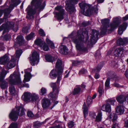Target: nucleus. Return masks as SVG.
<instances>
[{"label": "nucleus", "instance_id": "42", "mask_svg": "<svg viewBox=\"0 0 128 128\" xmlns=\"http://www.w3.org/2000/svg\"><path fill=\"white\" fill-rule=\"evenodd\" d=\"M92 102V100L90 96H88L86 100V103L89 106L91 104Z\"/></svg>", "mask_w": 128, "mask_h": 128}, {"label": "nucleus", "instance_id": "57", "mask_svg": "<svg viewBox=\"0 0 128 128\" xmlns=\"http://www.w3.org/2000/svg\"><path fill=\"white\" fill-rule=\"evenodd\" d=\"M90 24V22H84L82 23V25L84 26H86Z\"/></svg>", "mask_w": 128, "mask_h": 128}, {"label": "nucleus", "instance_id": "52", "mask_svg": "<svg viewBox=\"0 0 128 128\" xmlns=\"http://www.w3.org/2000/svg\"><path fill=\"white\" fill-rule=\"evenodd\" d=\"M89 116L92 118H94L96 114L95 112H90Z\"/></svg>", "mask_w": 128, "mask_h": 128}, {"label": "nucleus", "instance_id": "45", "mask_svg": "<svg viewBox=\"0 0 128 128\" xmlns=\"http://www.w3.org/2000/svg\"><path fill=\"white\" fill-rule=\"evenodd\" d=\"M41 125L40 123L38 122H36L34 123V128H38L40 127Z\"/></svg>", "mask_w": 128, "mask_h": 128}, {"label": "nucleus", "instance_id": "2", "mask_svg": "<svg viewBox=\"0 0 128 128\" xmlns=\"http://www.w3.org/2000/svg\"><path fill=\"white\" fill-rule=\"evenodd\" d=\"M79 5L84 14L86 16H90L94 12L97 13L98 11V6L96 5L92 8L91 6L82 2L79 4Z\"/></svg>", "mask_w": 128, "mask_h": 128}, {"label": "nucleus", "instance_id": "10", "mask_svg": "<svg viewBox=\"0 0 128 128\" xmlns=\"http://www.w3.org/2000/svg\"><path fill=\"white\" fill-rule=\"evenodd\" d=\"M20 107H17L16 110H13L10 113L9 117L13 121L16 120L18 118L20 111Z\"/></svg>", "mask_w": 128, "mask_h": 128}, {"label": "nucleus", "instance_id": "26", "mask_svg": "<svg viewBox=\"0 0 128 128\" xmlns=\"http://www.w3.org/2000/svg\"><path fill=\"white\" fill-rule=\"evenodd\" d=\"M17 42L21 46L24 44V41L23 37L22 36H18L16 38Z\"/></svg>", "mask_w": 128, "mask_h": 128}, {"label": "nucleus", "instance_id": "15", "mask_svg": "<svg viewBox=\"0 0 128 128\" xmlns=\"http://www.w3.org/2000/svg\"><path fill=\"white\" fill-rule=\"evenodd\" d=\"M119 19L118 18H114L113 19V22L110 25V30L112 31L118 26V24Z\"/></svg>", "mask_w": 128, "mask_h": 128}, {"label": "nucleus", "instance_id": "17", "mask_svg": "<svg viewBox=\"0 0 128 128\" xmlns=\"http://www.w3.org/2000/svg\"><path fill=\"white\" fill-rule=\"evenodd\" d=\"M65 7L66 10L70 12V14H72L76 11L75 7L73 5L70 4H67Z\"/></svg>", "mask_w": 128, "mask_h": 128}, {"label": "nucleus", "instance_id": "28", "mask_svg": "<svg viewBox=\"0 0 128 128\" xmlns=\"http://www.w3.org/2000/svg\"><path fill=\"white\" fill-rule=\"evenodd\" d=\"M60 72V70H56V68L55 70H52L50 74V76L51 78L56 77L57 75V74L60 75V74H59L58 73V72Z\"/></svg>", "mask_w": 128, "mask_h": 128}, {"label": "nucleus", "instance_id": "6", "mask_svg": "<svg viewBox=\"0 0 128 128\" xmlns=\"http://www.w3.org/2000/svg\"><path fill=\"white\" fill-rule=\"evenodd\" d=\"M41 0H32V4H33L34 6V8L32 10V14H35L36 11H39L44 9V6Z\"/></svg>", "mask_w": 128, "mask_h": 128}, {"label": "nucleus", "instance_id": "60", "mask_svg": "<svg viewBox=\"0 0 128 128\" xmlns=\"http://www.w3.org/2000/svg\"><path fill=\"white\" fill-rule=\"evenodd\" d=\"M115 101L116 100H111L109 99L108 100V102L110 103V104H114Z\"/></svg>", "mask_w": 128, "mask_h": 128}, {"label": "nucleus", "instance_id": "63", "mask_svg": "<svg viewBox=\"0 0 128 128\" xmlns=\"http://www.w3.org/2000/svg\"><path fill=\"white\" fill-rule=\"evenodd\" d=\"M123 20L125 21L128 20V14L126 15L123 18Z\"/></svg>", "mask_w": 128, "mask_h": 128}, {"label": "nucleus", "instance_id": "40", "mask_svg": "<svg viewBox=\"0 0 128 128\" xmlns=\"http://www.w3.org/2000/svg\"><path fill=\"white\" fill-rule=\"evenodd\" d=\"M22 52V50H16V58H18Z\"/></svg>", "mask_w": 128, "mask_h": 128}, {"label": "nucleus", "instance_id": "22", "mask_svg": "<svg viewBox=\"0 0 128 128\" xmlns=\"http://www.w3.org/2000/svg\"><path fill=\"white\" fill-rule=\"evenodd\" d=\"M15 60L13 56L12 57L11 60L8 63L7 65V67L9 69L14 67L15 65Z\"/></svg>", "mask_w": 128, "mask_h": 128}, {"label": "nucleus", "instance_id": "62", "mask_svg": "<svg viewBox=\"0 0 128 128\" xmlns=\"http://www.w3.org/2000/svg\"><path fill=\"white\" fill-rule=\"evenodd\" d=\"M117 118V116L116 114H114L112 119V121L114 124V122L116 121Z\"/></svg>", "mask_w": 128, "mask_h": 128}, {"label": "nucleus", "instance_id": "48", "mask_svg": "<svg viewBox=\"0 0 128 128\" xmlns=\"http://www.w3.org/2000/svg\"><path fill=\"white\" fill-rule=\"evenodd\" d=\"M18 107H20V109H21V112L20 114V116H22L23 115H24V111L25 110V109L23 108L21 106H19Z\"/></svg>", "mask_w": 128, "mask_h": 128}, {"label": "nucleus", "instance_id": "25", "mask_svg": "<svg viewBox=\"0 0 128 128\" xmlns=\"http://www.w3.org/2000/svg\"><path fill=\"white\" fill-rule=\"evenodd\" d=\"M102 110L103 111L110 112H111V108L109 104H106L104 105L102 107Z\"/></svg>", "mask_w": 128, "mask_h": 128}, {"label": "nucleus", "instance_id": "51", "mask_svg": "<svg viewBox=\"0 0 128 128\" xmlns=\"http://www.w3.org/2000/svg\"><path fill=\"white\" fill-rule=\"evenodd\" d=\"M39 33L40 35L42 36H45V34L43 30L41 29H40L39 30Z\"/></svg>", "mask_w": 128, "mask_h": 128}, {"label": "nucleus", "instance_id": "59", "mask_svg": "<svg viewBox=\"0 0 128 128\" xmlns=\"http://www.w3.org/2000/svg\"><path fill=\"white\" fill-rule=\"evenodd\" d=\"M32 38V33L30 34L29 35L26 37V39L28 40H29L31 39Z\"/></svg>", "mask_w": 128, "mask_h": 128}, {"label": "nucleus", "instance_id": "30", "mask_svg": "<svg viewBox=\"0 0 128 128\" xmlns=\"http://www.w3.org/2000/svg\"><path fill=\"white\" fill-rule=\"evenodd\" d=\"M9 90L10 94L12 95H14L16 94V89L12 85H11L9 88Z\"/></svg>", "mask_w": 128, "mask_h": 128}, {"label": "nucleus", "instance_id": "1", "mask_svg": "<svg viewBox=\"0 0 128 128\" xmlns=\"http://www.w3.org/2000/svg\"><path fill=\"white\" fill-rule=\"evenodd\" d=\"M86 36V41L88 39L89 37L88 36V32H84L82 30L80 29L78 31L76 35L72 38V40L76 44V46L77 50H80L86 51L87 49L84 47V43L85 35Z\"/></svg>", "mask_w": 128, "mask_h": 128}, {"label": "nucleus", "instance_id": "47", "mask_svg": "<svg viewBox=\"0 0 128 128\" xmlns=\"http://www.w3.org/2000/svg\"><path fill=\"white\" fill-rule=\"evenodd\" d=\"M78 2V0H70V3L69 4L73 5L76 4Z\"/></svg>", "mask_w": 128, "mask_h": 128}, {"label": "nucleus", "instance_id": "16", "mask_svg": "<svg viewBox=\"0 0 128 128\" xmlns=\"http://www.w3.org/2000/svg\"><path fill=\"white\" fill-rule=\"evenodd\" d=\"M62 64V61L60 60H58L56 63V70H60V72L59 71L58 72V73L59 74H61L63 72V69L61 66Z\"/></svg>", "mask_w": 128, "mask_h": 128}, {"label": "nucleus", "instance_id": "19", "mask_svg": "<svg viewBox=\"0 0 128 128\" xmlns=\"http://www.w3.org/2000/svg\"><path fill=\"white\" fill-rule=\"evenodd\" d=\"M128 25L127 23L124 22L120 26L118 31V34L120 35L122 34L124 31L126 29Z\"/></svg>", "mask_w": 128, "mask_h": 128}, {"label": "nucleus", "instance_id": "24", "mask_svg": "<svg viewBox=\"0 0 128 128\" xmlns=\"http://www.w3.org/2000/svg\"><path fill=\"white\" fill-rule=\"evenodd\" d=\"M126 97L123 95H120L117 96L116 97V100L120 104H122L126 101Z\"/></svg>", "mask_w": 128, "mask_h": 128}, {"label": "nucleus", "instance_id": "33", "mask_svg": "<svg viewBox=\"0 0 128 128\" xmlns=\"http://www.w3.org/2000/svg\"><path fill=\"white\" fill-rule=\"evenodd\" d=\"M46 60L47 62H52L54 61V58L50 55L46 54L45 56Z\"/></svg>", "mask_w": 128, "mask_h": 128}, {"label": "nucleus", "instance_id": "8", "mask_svg": "<svg viewBox=\"0 0 128 128\" xmlns=\"http://www.w3.org/2000/svg\"><path fill=\"white\" fill-rule=\"evenodd\" d=\"M7 73V71L3 69L0 74V86L1 88L5 89L8 86V83L3 80Z\"/></svg>", "mask_w": 128, "mask_h": 128}, {"label": "nucleus", "instance_id": "13", "mask_svg": "<svg viewBox=\"0 0 128 128\" xmlns=\"http://www.w3.org/2000/svg\"><path fill=\"white\" fill-rule=\"evenodd\" d=\"M32 96V94L30 93L25 92L24 93L22 96V99L24 102H29L30 101Z\"/></svg>", "mask_w": 128, "mask_h": 128}, {"label": "nucleus", "instance_id": "34", "mask_svg": "<svg viewBox=\"0 0 128 128\" xmlns=\"http://www.w3.org/2000/svg\"><path fill=\"white\" fill-rule=\"evenodd\" d=\"M82 108L83 109V113L84 116V118H85L86 116L88 114V108L86 106L85 102H84Z\"/></svg>", "mask_w": 128, "mask_h": 128}, {"label": "nucleus", "instance_id": "64", "mask_svg": "<svg viewBox=\"0 0 128 128\" xmlns=\"http://www.w3.org/2000/svg\"><path fill=\"white\" fill-rule=\"evenodd\" d=\"M49 128H63L62 126L58 125L56 126H53L50 127Z\"/></svg>", "mask_w": 128, "mask_h": 128}, {"label": "nucleus", "instance_id": "36", "mask_svg": "<svg viewBox=\"0 0 128 128\" xmlns=\"http://www.w3.org/2000/svg\"><path fill=\"white\" fill-rule=\"evenodd\" d=\"M47 93L46 89L44 87H42L40 90V94L41 96L44 95L46 94Z\"/></svg>", "mask_w": 128, "mask_h": 128}, {"label": "nucleus", "instance_id": "18", "mask_svg": "<svg viewBox=\"0 0 128 128\" xmlns=\"http://www.w3.org/2000/svg\"><path fill=\"white\" fill-rule=\"evenodd\" d=\"M118 44L120 46H123L128 43V39L127 38H119L117 40Z\"/></svg>", "mask_w": 128, "mask_h": 128}, {"label": "nucleus", "instance_id": "23", "mask_svg": "<svg viewBox=\"0 0 128 128\" xmlns=\"http://www.w3.org/2000/svg\"><path fill=\"white\" fill-rule=\"evenodd\" d=\"M50 86L52 88L53 92L54 93L56 97H57L59 91L58 88L56 87V83H52L50 84Z\"/></svg>", "mask_w": 128, "mask_h": 128}, {"label": "nucleus", "instance_id": "3", "mask_svg": "<svg viewBox=\"0 0 128 128\" xmlns=\"http://www.w3.org/2000/svg\"><path fill=\"white\" fill-rule=\"evenodd\" d=\"M9 82L11 84H18L21 87H29V86L28 84H22V82L20 78V74L18 72H14L12 74L10 75Z\"/></svg>", "mask_w": 128, "mask_h": 128}, {"label": "nucleus", "instance_id": "21", "mask_svg": "<svg viewBox=\"0 0 128 128\" xmlns=\"http://www.w3.org/2000/svg\"><path fill=\"white\" fill-rule=\"evenodd\" d=\"M59 50L60 53L63 54H67L69 52L67 47L64 45L60 46L59 48Z\"/></svg>", "mask_w": 128, "mask_h": 128}, {"label": "nucleus", "instance_id": "29", "mask_svg": "<svg viewBox=\"0 0 128 128\" xmlns=\"http://www.w3.org/2000/svg\"><path fill=\"white\" fill-rule=\"evenodd\" d=\"M9 60V59L8 56L5 55L1 58H0V64H4Z\"/></svg>", "mask_w": 128, "mask_h": 128}, {"label": "nucleus", "instance_id": "49", "mask_svg": "<svg viewBox=\"0 0 128 128\" xmlns=\"http://www.w3.org/2000/svg\"><path fill=\"white\" fill-rule=\"evenodd\" d=\"M102 66H100L96 67L95 69L93 70V71L94 72H95L96 73L98 72L100 70L101 68L102 67Z\"/></svg>", "mask_w": 128, "mask_h": 128}, {"label": "nucleus", "instance_id": "5", "mask_svg": "<svg viewBox=\"0 0 128 128\" xmlns=\"http://www.w3.org/2000/svg\"><path fill=\"white\" fill-rule=\"evenodd\" d=\"M2 29H4L3 32L2 34H4L5 32H8V30L12 29L15 32H16L18 29L17 26L14 27V23L13 22H7L3 24L2 26Z\"/></svg>", "mask_w": 128, "mask_h": 128}, {"label": "nucleus", "instance_id": "56", "mask_svg": "<svg viewBox=\"0 0 128 128\" xmlns=\"http://www.w3.org/2000/svg\"><path fill=\"white\" fill-rule=\"evenodd\" d=\"M110 79H107L106 80L105 83V86L106 87H108L109 86L110 84Z\"/></svg>", "mask_w": 128, "mask_h": 128}, {"label": "nucleus", "instance_id": "44", "mask_svg": "<svg viewBox=\"0 0 128 128\" xmlns=\"http://www.w3.org/2000/svg\"><path fill=\"white\" fill-rule=\"evenodd\" d=\"M43 49L45 51H48L49 49V47L44 42L42 44Z\"/></svg>", "mask_w": 128, "mask_h": 128}, {"label": "nucleus", "instance_id": "41", "mask_svg": "<svg viewBox=\"0 0 128 128\" xmlns=\"http://www.w3.org/2000/svg\"><path fill=\"white\" fill-rule=\"evenodd\" d=\"M39 97L38 95L35 93L32 94V101H36L38 100Z\"/></svg>", "mask_w": 128, "mask_h": 128}, {"label": "nucleus", "instance_id": "35", "mask_svg": "<svg viewBox=\"0 0 128 128\" xmlns=\"http://www.w3.org/2000/svg\"><path fill=\"white\" fill-rule=\"evenodd\" d=\"M34 43L36 45L39 46L40 47H42L43 42L41 39L38 38L35 41Z\"/></svg>", "mask_w": 128, "mask_h": 128}, {"label": "nucleus", "instance_id": "12", "mask_svg": "<svg viewBox=\"0 0 128 128\" xmlns=\"http://www.w3.org/2000/svg\"><path fill=\"white\" fill-rule=\"evenodd\" d=\"M98 32L96 30H91L90 40L91 42H96V40H97L98 39Z\"/></svg>", "mask_w": 128, "mask_h": 128}, {"label": "nucleus", "instance_id": "4", "mask_svg": "<svg viewBox=\"0 0 128 128\" xmlns=\"http://www.w3.org/2000/svg\"><path fill=\"white\" fill-rule=\"evenodd\" d=\"M11 1L12 3L10 5L9 8L4 10H0V17L2 16L4 12V20L8 18V15L10 13L11 10L21 2L20 0H12Z\"/></svg>", "mask_w": 128, "mask_h": 128}, {"label": "nucleus", "instance_id": "27", "mask_svg": "<svg viewBox=\"0 0 128 128\" xmlns=\"http://www.w3.org/2000/svg\"><path fill=\"white\" fill-rule=\"evenodd\" d=\"M26 10L28 14L26 17L29 19H30L32 17V6H28Z\"/></svg>", "mask_w": 128, "mask_h": 128}, {"label": "nucleus", "instance_id": "37", "mask_svg": "<svg viewBox=\"0 0 128 128\" xmlns=\"http://www.w3.org/2000/svg\"><path fill=\"white\" fill-rule=\"evenodd\" d=\"M102 114L99 113L96 117L95 121L96 122H99L101 120L102 118Z\"/></svg>", "mask_w": 128, "mask_h": 128}, {"label": "nucleus", "instance_id": "39", "mask_svg": "<svg viewBox=\"0 0 128 128\" xmlns=\"http://www.w3.org/2000/svg\"><path fill=\"white\" fill-rule=\"evenodd\" d=\"M80 88L78 87L74 88L72 92L73 95H75L79 93L80 91Z\"/></svg>", "mask_w": 128, "mask_h": 128}, {"label": "nucleus", "instance_id": "55", "mask_svg": "<svg viewBox=\"0 0 128 128\" xmlns=\"http://www.w3.org/2000/svg\"><path fill=\"white\" fill-rule=\"evenodd\" d=\"M87 72V71L86 70L84 69H82L80 71L79 74H83Z\"/></svg>", "mask_w": 128, "mask_h": 128}, {"label": "nucleus", "instance_id": "20", "mask_svg": "<svg viewBox=\"0 0 128 128\" xmlns=\"http://www.w3.org/2000/svg\"><path fill=\"white\" fill-rule=\"evenodd\" d=\"M124 49L122 48H116L114 51V55L117 57L121 56L123 53Z\"/></svg>", "mask_w": 128, "mask_h": 128}, {"label": "nucleus", "instance_id": "54", "mask_svg": "<svg viewBox=\"0 0 128 128\" xmlns=\"http://www.w3.org/2000/svg\"><path fill=\"white\" fill-rule=\"evenodd\" d=\"M32 112L31 110H28L27 113L28 116L29 118H32Z\"/></svg>", "mask_w": 128, "mask_h": 128}, {"label": "nucleus", "instance_id": "7", "mask_svg": "<svg viewBox=\"0 0 128 128\" xmlns=\"http://www.w3.org/2000/svg\"><path fill=\"white\" fill-rule=\"evenodd\" d=\"M56 10L58 11L55 13V17L58 20H61L64 18V16L65 13V11L63 9V6H57L55 8Z\"/></svg>", "mask_w": 128, "mask_h": 128}, {"label": "nucleus", "instance_id": "53", "mask_svg": "<svg viewBox=\"0 0 128 128\" xmlns=\"http://www.w3.org/2000/svg\"><path fill=\"white\" fill-rule=\"evenodd\" d=\"M102 87L99 86L98 89V92L99 93V96H100L102 92Z\"/></svg>", "mask_w": 128, "mask_h": 128}, {"label": "nucleus", "instance_id": "11", "mask_svg": "<svg viewBox=\"0 0 128 128\" xmlns=\"http://www.w3.org/2000/svg\"><path fill=\"white\" fill-rule=\"evenodd\" d=\"M42 106L44 108H48L51 105L50 100L46 98H43L41 101Z\"/></svg>", "mask_w": 128, "mask_h": 128}, {"label": "nucleus", "instance_id": "61", "mask_svg": "<svg viewBox=\"0 0 128 128\" xmlns=\"http://www.w3.org/2000/svg\"><path fill=\"white\" fill-rule=\"evenodd\" d=\"M4 38L7 40L11 38V36L9 34H7L5 36Z\"/></svg>", "mask_w": 128, "mask_h": 128}, {"label": "nucleus", "instance_id": "9", "mask_svg": "<svg viewBox=\"0 0 128 128\" xmlns=\"http://www.w3.org/2000/svg\"><path fill=\"white\" fill-rule=\"evenodd\" d=\"M101 23L103 26L101 27V31L100 33L101 34H104L106 32L107 30H110V29H107V28L109 27L108 25L109 22V20L108 19H105L101 20Z\"/></svg>", "mask_w": 128, "mask_h": 128}, {"label": "nucleus", "instance_id": "14", "mask_svg": "<svg viewBox=\"0 0 128 128\" xmlns=\"http://www.w3.org/2000/svg\"><path fill=\"white\" fill-rule=\"evenodd\" d=\"M39 61V55L36 52H34L32 54V64L33 65L37 64Z\"/></svg>", "mask_w": 128, "mask_h": 128}, {"label": "nucleus", "instance_id": "38", "mask_svg": "<svg viewBox=\"0 0 128 128\" xmlns=\"http://www.w3.org/2000/svg\"><path fill=\"white\" fill-rule=\"evenodd\" d=\"M46 42L52 48L54 47V44L48 38L46 39Z\"/></svg>", "mask_w": 128, "mask_h": 128}, {"label": "nucleus", "instance_id": "58", "mask_svg": "<svg viewBox=\"0 0 128 128\" xmlns=\"http://www.w3.org/2000/svg\"><path fill=\"white\" fill-rule=\"evenodd\" d=\"M80 63V62L78 61H75L73 62V65L74 66H76L79 64Z\"/></svg>", "mask_w": 128, "mask_h": 128}, {"label": "nucleus", "instance_id": "50", "mask_svg": "<svg viewBox=\"0 0 128 128\" xmlns=\"http://www.w3.org/2000/svg\"><path fill=\"white\" fill-rule=\"evenodd\" d=\"M48 96L49 97L52 98H56V96L53 94V92H51L48 95Z\"/></svg>", "mask_w": 128, "mask_h": 128}, {"label": "nucleus", "instance_id": "43", "mask_svg": "<svg viewBox=\"0 0 128 128\" xmlns=\"http://www.w3.org/2000/svg\"><path fill=\"white\" fill-rule=\"evenodd\" d=\"M8 128H18L17 124L16 123L12 122L10 124Z\"/></svg>", "mask_w": 128, "mask_h": 128}, {"label": "nucleus", "instance_id": "32", "mask_svg": "<svg viewBox=\"0 0 128 128\" xmlns=\"http://www.w3.org/2000/svg\"><path fill=\"white\" fill-rule=\"evenodd\" d=\"M116 111L120 114H122L124 111V107L123 106H119L116 108Z\"/></svg>", "mask_w": 128, "mask_h": 128}, {"label": "nucleus", "instance_id": "31", "mask_svg": "<svg viewBox=\"0 0 128 128\" xmlns=\"http://www.w3.org/2000/svg\"><path fill=\"white\" fill-rule=\"evenodd\" d=\"M31 78V76L30 73L28 72L26 73L24 75V79L23 80V82L24 83L26 82L29 81Z\"/></svg>", "mask_w": 128, "mask_h": 128}, {"label": "nucleus", "instance_id": "46", "mask_svg": "<svg viewBox=\"0 0 128 128\" xmlns=\"http://www.w3.org/2000/svg\"><path fill=\"white\" fill-rule=\"evenodd\" d=\"M74 125V122L72 121H70L69 122L68 124V126L69 128H72Z\"/></svg>", "mask_w": 128, "mask_h": 128}]
</instances>
